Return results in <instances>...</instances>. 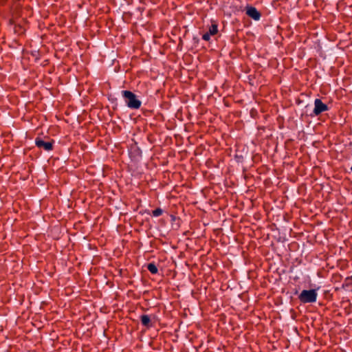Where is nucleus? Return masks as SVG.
<instances>
[{"mask_svg":"<svg viewBox=\"0 0 352 352\" xmlns=\"http://www.w3.org/2000/svg\"><path fill=\"white\" fill-rule=\"evenodd\" d=\"M122 96L127 107L131 109H138L141 107V101L138 99L137 96L131 91H122Z\"/></svg>","mask_w":352,"mask_h":352,"instance_id":"1","label":"nucleus"},{"mask_svg":"<svg viewBox=\"0 0 352 352\" xmlns=\"http://www.w3.org/2000/svg\"><path fill=\"white\" fill-rule=\"evenodd\" d=\"M318 293L316 289H304L298 296V299L302 303H313L316 302Z\"/></svg>","mask_w":352,"mask_h":352,"instance_id":"2","label":"nucleus"},{"mask_svg":"<svg viewBox=\"0 0 352 352\" xmlns=\"http://www.w3.org/2000/svg\"><path fill=\"white\" fill-rule=\"evenodd\" d=\"M54 143L55 141L54 140L45 141L43 138L38 137L35 139V145L45 151H52L54 149Z\"/></svg>","mask_w":352,"mask_h":352,"instance_id":"3","label":"nucleus"},{"mask_svg":"<svg viewBox=\"0 0 352 352\" xmlns=\"http://www.w3.org/2000/svg\"><path fill=\"white\" fill-rule=\"evenodd\" d=\"M328 110V106L326 104L323 103L320 99L316 98L314 100V114L315 116H319L322 112Z\"/></svg>","mask_w":352,"mask_h":352,"instance_id":"4","label":"nucleus"},{"mask_svg":"<svg viewBox=\"0 0 352 352\" xmlns=\"http://www.w3.org/2000/svg\"><path fill=\"white\" fill-rule=\"evenodd\" d=\"M246 14L255 21H258L261 16V13L253 6L246 7Z\"/></svg>","mask_w":352,"mask_h":352,"instance_id":"5","label":"nucleus"},{"mask_svg":"<svg viewBox=\"0 0 352 352\" xmlns=\"http://www.w3.org/2000/svg\"><path fill=\"white\" fill-rule=\"evenodd\" d=\"M140 321H141L142 324L148 329L153 327V324L151 323V317L148 315H142L140 316Z\"/></svg>","mask_w":352,"mask_h":352,"instance_id":"6","label":"nucleus"},{"mask_svg":"<svg viewBox=\"0 0 352 352\" xmlns=\"http://www.w3.org/2000/svg\"><path fill=\"white\" fill-rule=\"evenodd\" d=\"M147 269L153 274H156L158 272V269L154 263H148Z\"/></svg>","mask_w":352,"mask_h":352,"instance_id":"7","label":"nucleus"},{"mask_svg":"<svg viewBox=\"0 0 352 352\" xmlns=\"http://www.w3.org/2000/svg\"><path fill=\"white\" fill-rule=\"evenodd\" d=\"M218 32V26L217 24H212V25L209 28L208 33L210 35H214Z\"/></svg>","mask_w":352,"mask_h":352,"instance_id":"8","label":"nucleus"},{"mask_svg":"<svg viewBox=\"0 0 352 352\" xmlns=\"http://www.w3.org/2000/svg\"><path fill=\"white\" fill-rule=\"evenodd\" d=\"M163 213V210L160 208H157L153 210L152 214L154 217H160Z\"/></svg>","mask_w":352,"mask_h":352,"instance_id":"9","label":"nucleus"},{"mask_svg":"<svg viewBox=\"0 0 352 352\" xmlns=\"http://www.w3.org/2000/svg\"><path fill=\"white\" fill-rule=\"evenodd\" d=\"M352 285L351 280H346V278H345L344 283H342V288L346 289L349 287H350Z\"/></svg>","mask_w":352,"mask_h":352,"instance_id":"10","label":"nucleus"},{"mask_svg":"<svg viewBox=\"0 0 352 352\" xmlns=\"http://www.w3.org/2000/svg\"><path fill=\"white\" fill-rule=\"evenodd\" d=\"M210 36L211 35L208 32H206V33L203 34L202 38L204 41H208L210 39Z\"/></svg>","mask_w":352,"mask_h":352,"instance_id":"11","label":"nucleus"}]
</instances>
